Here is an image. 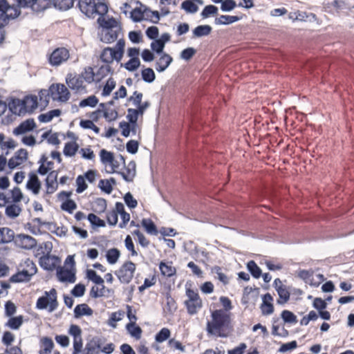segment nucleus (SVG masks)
Listing matches in <instances>:
<instances>
[{
  "label": "nucleus",
  "instance_id": "57",
  "mask_svg": "<svg viewBox=\"0 0 354 354\" xmlns=\"http://www.w3.org/2000/svg\"><path fill=\"white\" fill-rule=\"evenodd\" d=\"M281 318L286 323H296L297 322L296 315L290 310H284L281 314Z\"/></svg>",
  "mask_w": 354,
  "mask_h": 354
},
{
  "label": "nucleus",
  "instance_id": "46",
  "mask_svg": "<svg viewBox=\"0 0 354 354\" xmlns=\"http://www.w3.org/2000/svg\"><path fill=\"white\" fill-rule=\"evenodd\" d=\"M212 272L216 274V278H217L220 281H221L224 285H226L229 283V279L227 275L222 272V268L218 266H216L212 268Z\"/></svg>",
  "mask_w": 354,
  "mask_h": 354
},
{
  "label": "nucleus",
  "instance_id": "38",
  "mask_svg": "<svg viewBox=\"0 0 354 354\" xmlns=\"http://www.w3.org/2000/svg\"><path fill=\"white\" fill-rule=\"evenodd\" d=\"M247 268L252 276L255 279H259L262 275L261 269L252 260L247 263Z\"/></svg>",
  "mask_w": 354,
  "mask_h": 354
},
{
  "label": "nucleus",
  "instance_id": "62",
  "mask_svg": "<svg viewBox=\"0 0 354 354\" xmlns=\"http://www.w3.org/2000/svg\"><path fill=\"white\" fill-rule=\"evenodd\" d=\"M196 53V50L192 47H188L180 53V58L185 60L189 61L190 60L192 57Z\"/></svg>",
  "mask_w": 354,
  "mask_h": 354
},
{
  "label": "nucleus",
  "instance_id": "52",
  "mask_svg": "<svg viewBox=\"0 0 354 354\" xmlns=\"http://www.w3.org/2000/svg\"><path fill=\"white\" fill-rule=\"evenodd\" d=\"M181 8L188 13H195L198 11V7L193 1L186 0L181 4Z\"/></svg>",
  "mask_w": 354,
  "mask_h": 354
},
{
  "label": "nucleus",
  "instance_id": "30",
  "mask_svg": "<svg viewBox=\"0 0 354 354\" xmlns=\"http://www.w3.org/2000/svg\"><path fill=\"white\" fill-rule=\"evenodd\" d=\"M41 349L39 354H50L54 346V343L50 337H45L41 339Z\"/></svg>",
  "mask_w": 354,
  "mask_h": 354
},
{
  "label": "nucleus",
  "instance_id": "31",
  "mask_svg": "<svg viewBox=\"0 0 354 354\" xmlns=\"http://www.w3.org/2000/svg\"><path fill=\"white\" fill-rule=\"evenodd\" d=\"M106 201L103 198H97L92 203V209L95 213L100 214L106 209Z\"/></svg>",
  "mask_w": 354,
  "mask_h": 354
},
{
  "label": "nucleus",
  "instance_id": "20",
  "mask_svg": "<svg viewBox=\"0 0 354 354\" xmlns=\"http://www.w3.org/2000/svg\"><path fill=\"white\" fill-rule=\"evenodd\" d=\"M104 16H99L97 19V23L104 30L117 29L118 27L120 26L118 25V21L113 17L109 19H105Z\"/></svg>",
  "mask_w": 354,
  "mask_h": 354
},
{
  "label": "nucleus",
  "instance_id": "19",
  "mask_svg": "<svg viewBox=\"0 0 354 354\" xmlns=\"http://www.w3.org/2000/svg\"><path fill=\"white\" fill-rule=\"evenodd\" d=\"M33 275L29 271L20 268V270L10 277V281L12 283L28 281Z\"/></svg>",
  "mask_w": 354,
  "mask_h": 354
},
{
  "label": "nucleus",
  "instance_id": "11",
  "mask_svg": "<svg viewBox=\"0 0 354 354\" xmlns=\"http://www.w3.org/2000/svg\"><path fill=\"white\" fill-rule=\"evenodd\" d=\"M36 127L34 119L29 118L22 122L17 127L13 130L15 136L22 135L32 131Z\"/></svg>",
  "mask_w": 354,
  "mask_h": 354
},
{
  "label": "nucleus",
  "instance_id": "50",
  "mask_svg": "<svg viewBox=\"0 0 354 354\" xmlns=\"http://www.w3.org/2000/svg\"><path fill=\"white\" fill-rule=\"evenodd\" d=\"M218 13V8L214 5L206 6L201 13L203 19L209 17L211 15H216Z\"/></svg>",
  "mask_w": 354,
  "mask_h": 354
},
{
  "label": "nucleus",
  "instance_id": "53",
  "mask_svg": "<svg viewBox=\"0 0 354 354\" xmlns=\"http://www.w3.org/2000/svg\"><path fill=\"white\" fill-rule=\"evenodd\" d=\"M116 83L113 78L109 77L106 81V84L103 87L102 95L103 96H108L111 94L112 91L115 88Z\"/></svg>",
  "mask_w": 354,
  "mask_h": 354
},
{
  "label": "nucleus",
  "instance_id": "18",
  "mask_svg": "<svg viewBox=\"0 0 354 354\" xmlns=\"http://www.w3.org/2000/svg\"><path fill=\"white\" fill-rule=\"evenodd\" d=\"M142 7L144 8V10H142L141 8H136L131 12L130 17L133 22H140L144 19V13L147 11H151V9L146 6L143 5L140 1H138Z\"/></svg>",
  "mask_w": 354,
  "mask_h": 354
},
{
  "label": "nucleus",
  "instance_id": "41",
  "mask_svg": "<svg viewBox=\"0 0 354 354\" xmlns=\"http://www.w3.org/2000/svg\"><path fill=\"white\" fill-rule=\"evenodd\" d=\"M120 257V251L118 248H111L106 252V260L110 264H115Z\"/></svg>",
  "mask_w": 354,
  "mask_h": 354
},
{
  "label": "nucleus",
  "instance_id": "45",
  "mask_svg": "<svg viewBox=\"0 0 354 354\" xmlns=\"http://www.w3.org/2000/svg\"><path fill=\"white\" fill-rule=\"evenodd\" d=\"M20 268L29 271L31 274H36L37 268L34 262L30 259H26L20 263Z\"/></svg>",
  "mask_w": 354,
  "mask_h": 354
},
{
  "label": "nucleus",
  "instance_id": "55",
  "mask_svg": "<svg viewBox=\"0 0 354 354\" xmlns=\"http://www.w3.org/2000/svg\"><path fill=\"white\" fill-rule=\"evenodd\" d=\"M100 160L103 164L112 162L113 161V153L103 149L100 151Z\"/></svg>",
  "mask_w": 354,
  "mask_h": 354
},
{
  "label": "nucleus",
  "instance_id": "12",
  "mask_svg": "<svg viewBox=\"0 0 354 354\" xmlns=\"http://www.w3.org/2000/svg\"><path fill=\"white\" fill-rule=\"evenodd\" d=\"M121 30V26L118 27L117 29L104 30L100 40L106 44L112 43L118 39Z\"/></svg>",
  "mask_w": 354,
  "mask_h": 354
},
{
  "label": "nucleus",
  "instance_id": "44",
  "mask_svg": "<svg viewBox=\"0 0 354 354\" xmlns=\"http://www.w3.org/2000/svg\"><path fill=\"white\" fill-rule=\"evenodd\" d=\"M68 78H70V80L68 81V87L76 91L84 89V86H83L84 81L81 77L71 78L68 77Z\"/></svg>",
  "mask_w": 354,
  "mask_h": 354
},
{
  "label": "nucleus",
  "instance_id": "48",
  "mask_svg": "<svg viewBox=\"0 0 354 354\" xmlns=\"http://www.w3.org/2000/svg\"><path fill=\"white\" fill-rule=\"evenodd\" d=\"M124 313L122 310H118L117 312H114L111 313L109 321L108 324L111 326L113 328H115L117 326L116 322H119L122 319V317L124 316Z\"/></svg>",
  "mask_w": 354,
  "mask_h": 354
},
{
  "label": "nucleus",
  "instance_id": "61",
  "mask_svg": "<svg viewBox=\"0 0 354 354\" xmlns=\"http://www.w3.org/2000/svg\"><path fill=\"white\" fill-rule=\"evenodd\" d=\"M85 291V286L82 283H77L71 290V293L75 297H80L84 295Z\"/></svg>",
  "mask_w": 354,
  "mask_h": 354
},
{
  "label": "nucleus",
  "instance_id": "7",
  "mask_svg": "<svg viewBox=\"0 0 354 354\" xmlns=\"http://www.w3.org/2000/svg\"><path fill=\"white\" fill-rule=\"evenodd\" d=\"M68 333L73 337L74 353H78L82 351V330L77 325L71 324Z\"/></svg>",
  "mask_w": 354,
  "mask_h": 354
},
{
  "label": "nucleus",
  "instance_id": "24",
  "mask_svg": "<svg viewBox=\"0 0 354 354\" xmlns=\"http://www.w3.org/2000/svg\"><path fill=\"white\" fill-rule=\"evenodd\" d=\"M13 203L6 206L5 214L10 218H15L19 216L22 209L21 207Z\"/></svg>",
  "mask_w": 354,
  "mask_h": 354
},
{
  "label": "nucleus",
  "instance_id": "35",
  "mask_svg": "<svg viewBox=\"0 0 354 354\" xmlns=\"http://www.w3.org/2000/svg\"><path fill=\"white\" fill-rule=\"evenodd\" d=\"M109 73L113 74V70L109 65L101 66L97 71L95 72V82H100L104 77H105Z\"/></svg>",
  "mask_w": 354,
  "mask_h": 354
},
{
  "label": "nucleus",
  "instance_id": "40",
  "mask_svg": "<svg viewBox=\"0 0 354 354\" xmlns=\"http://www.w3.org/2000/svg\"><path fill=\"white\" fill-rule=\"evenodd\" d=\"M86 277L88 279L93 281L94 283L97 285H102V289L104 288V279L97 274V272L91 269H88L86 270Z\"/></svg>",
  "mask_w": 354,
  "mask_h": 354
},
{
  "label": "nucleus",
  "instance_id": "10",
  "mask_svg": "<svg viewBox=\"0 0 354 354\" xmlns=\"http://www.w3.org/2000/svg\"><path fill=\"white\" fill-rule=\"evenodd\" d=\"M16 243L22 248L31 249L36 245L37 242L33 237L29 235L19 234L16 239Z\"/></svg>",
  "mask_w": 354,
  "mask_h": 354
},
{
  "label": "nucleus",
  "instance_id": "39",
  "mask_svg": "<svg viewBox=\"0 0 354 354\" xmlns=\"http://www.w3.org/2000/svg\"><path fill=\"white\" fill-rule=\"evenodd\" d=\"M166 310L169 314H173L177 309V304L169 292L165 294Z\"/></svg>",
  "mask_w": 354,
  "mask_h": 354
},
{
  "label": "nucleus",
  "instance_id": "60",
  "mask_svg": "<svg viewBox=\"0 0 354 354\" xmlns=\"http://www.w3.org/2000/svg\"><path fill=\"white\" fill-rule=\"evenodd\" d=\"M139 115H140L136 109L129 108L127 109V115L126 118L128 120V122H130L131 124H133L138 122Z\"/></svg>",
  "mask_w": 354,
  "mask_h": 354
},
{
  "label": "nucleus",
  "instance_id": "63",
  "mask_svg": "<svg viewBox=\"0 0 354 354\" xmlns=\"http://www.w3.org/2000/svg\"><path fill=\"white\" fill-rule=\"evenodd\" d=\"M124 201L125 204L130 209H134L138 205L137 201L133 198L131 192H127L125 194V195L124 196Z\"/></svg>",
  "mask_w": 354,
  "mask_h": 354
},
{
  "label": "nucleus",
  "instance_id": "25",
  "mask_svg": "<svg viewBox=\"0 0 354 354\" xmlns=\"http://www.w3.org/2000/svg\"><path fill=\"white\" fill-rule=\"evenodd\" d=\"M212 30L209 25H200L196 26L193 30V38L202 37L209 35Z\"/></svg>",
  "mask_w": 354,
  "mask_h": 354
},
{
  "label": "nucleus",
  "instance_id": "58",
  "mask_svg": "<svg viewBox=\"0 0 354 354\" xmlns=\"http://www.w3.org/2000/svg\"><path fill=\"white\" fill-rule=\"evenodd\" d=\"M170 330L168 328H163L156 335L155 339L157 342H162L170 337Z\"/></svg>",
  "mask_w": 354,
  "mask_h": 354
},
{
  "label": "nucleus",
  "instance_id": "14",
  "mask_svg": "<svg viewBox=\"0 0 354 354\" xmlns=\"http://www.w3.org/2000/svg\"><path fill=\"white\" fill-rule=\"evenodd\" d=\"M93 314V310L86 304H77L73 310V317L76 319L83 316H91Z\"/></svg>",
  "mask_w": 354,
  "mask_h": 354
},
{
  "label": "nucleus",
  "instance_id": "34",
  "mask_svg": "<svg viewBox=\"0 0 354 354\" xmlns=\"http://www.w3.org/2000/svg\"><path fill=\"white\" fill-rule=\"evenodd\" d=\"M277 292L279 297V299L277 300L278 304H284L289 300L290 292L285 286H279V287L277 288Z\"/></svg>",
  "mask_w": 354,
  "mask_h": 354
},
{
  "label": "nucleus",
  "instance_id": "64",
  "mask_svg": "<svg viewBox=\"0 0 354 354\" xmlns=\"http://www.w3.org/2000/svg\"><path fill=\"white\" fill-rule=\"evenodd\" d=\"M236 6V3L234 0H223L221 9L223 12H230L234 9Z\"/></svg>",
  "mask_w": 354,
  "mask_h": 354
},
{
  "label": "nucleus",
  "instance_id": "15",
  "mask_svg": "<svg viewBox=\"0 0 354 354\" xmlns=\"http://www.w3.org/2000/svg\"><path fill=\"white\" fill-rule=\"evenodd\" d=\"M102 342L98 337H93L86 344V354H99Z\"/></svg>",
  "mask_w": 354,
  "mask_h": 354
},
{
  "label": "nucleus",
  "instance_id": "51",
  "mask_svg": "<svg viewBox=\"0 0 354 354\" xmlns=\"http://www.w3.org/2000/svg\"><path fill=\"white\" fill-rule=\"evenodd\" d=\"M140 66V61L138 57L131 58L124 64V67L129 71H134Z\"/></svg>",
  "mask_w": 354,
  "mask_h": 354
},
{
  "label": "nucleus",
  "instance_id": "27",
  "mask_svg": "<svg viewBox=\"0 0 354 354\" xmlns=\"http://www.w3.org/2000/svg\"><path fill=\"white\" fill-rule=\"evenodd\" d=\"M169 263L161 261L159 265V268L161 274L166 277H171L176 274V270L174 267H173L171 264V262Z\"/></svg>",
  "mask_w": 354,
  "mask_h": 354
},
{
  "label": "nucleus",
  "instance_id": "29",
  "mask_svg": "<svg viewBox=\"0 0 354 354\" xmlns=\"http://www.w3.org/2000/svg\"><path fill=\"white\" fill-rule=\"evenodd\" d=\"M5 12L6 15H7V18H5V26H6L9 23L10 19H14L21 14L20 8H19L17 5H16L15 6H10L8 4V8H6Z\"/></svg>",
  "mask_w": 354,
  "mask_h": 354
},
{
  "label": "nucleus",
  "instance_id": "6",
  "mask_svg": "<svg viewBox=\"0 0 354 354\" xmlns=\"http://www.w3.org/2000/svg\"><path fill=\"white\" fill-rule=\"evenodd\" d=\"M57 292L55 289L50 290L49 292H46V295L39 297L37 301V308L39 309H45L48 306L50 310H53L57 306Z\"/></svg>",
  "mask_w": 354,
  "mask_h": 354
},
{
  "label": "nucleus",
  "instance_id": "21",
  "mask_svg": "<svg viewBox=\"0 0 354 354\" xmlns=\"http://www.w3.org/2000/svg\"><path fill=\"white\" fill-rule=\"evenodd\" d=\"M15 232L7 227H0V244L8 243L13 241Z\"/></svg>",
  "mask_w": 354,
  "mask_h": 354
},
{
  "label": "nucleus",
  "instance_id": "13",
  "mask_svg": "<svg viewBox=\"0 0 354 354\" xmlns=\"http://www.w3.org/2000/svg\"><path fill=\"white\" fill-rule=\"evenodd\" d=\"M126 172L119 171L118 174L121 175L126 182H132L136 175V164L134 160H131L127 167H124Z\"/></svg>",
  "mask_w": 354,
  "mask_h": 354
},
{
  "label": "nucleus",
  "instance_id": "5",
  "mask_svg": "<svg viewBox=\"0 0 354 354\" xmlns=\"http://www.w3.org/2000/svg\"><path fill=\"white\" fill-rule=\"evenodd\" d=\"M136 270V264L131 261H126L115 274L122 283L127 284L131 281Z\"/></svg>",
  "mask_w": 354,
  "mask_h": 354
},
{
  "label": "nucleus",
  "instance_id": "33",
  "mask_svg": "<svg viewBox=\"0 0 354 354\" xmlns=\"http://www.w3.org/2000/svg\"><path fill=\"white\" fill-rule=\"evenodd\" d=\"M126 329L131 336L135 339H140L141 338L142 330L139 326H137L135 322L128 323L126 325Z\"/></svg>",
  "mask_w": 354,
  "mask_h": 354
},
{
  "label": "nucleus",
  "instance_id": "36",
  "mask_svg": "<svg viewBox=\"0 0 354 354\" xmlns=\"http://www.w3.org/2000/svg\"><path fill=\"white\" fill-rule=\"evenodd\" d=\"M115 55L113 54V48L110 47L105 48L100 54V59L106 63L111 64L114 60Z\"/></svg>",
  "mask_w": 354,
  "mask_h": 354
},
{
  "label": "nucleus",
  "instance_id": "59",
  "mask_svg": "<svg viewBox=\"0 0 354 354\" xmlns=\"http://www.w3.org/2000/svg\"><path fill=\"white\" fill-rule=\"evenodd\" d=\"M154 40L155 41H152L150 45L151 50L158 55L166 53L163 50L165 45H164L158 39Z\"/></svg>",
  "mask_w": 354,
  "mask_h": 354
},
{
  "label": "nucleus",
  "instance_id": "32",
  "mask_svg": "<svg viewBox=\"0 0 354 354\" xmlns=\"http://www.w3.org/2000/svg\"><path fill=\"white\" fill-rule=\"evenodd\" d=\"M142 226L145 231L151 235H157L159 231L155 223L149 218H143L141 222Z\"/></svg>",
  "mask_w": 354,
  "mask_h": 354
},
{
  "label": "nucleus",
  "instance_id": "22",
  "mask_svg": "<svg viewBox=\"0 0 354 354\" xmlns=\"http://www.w3.org/2000/svg\"><path fill=\"white\" fill-rule=\"evenodd\" d=\"M184 304L187 308V313L193 315L198 313V310L202 308V300H185Z\"/></svg>",
  "mask_w": 354,
  "mask_h": 354
},
{
  "label": "nucleus",
  "instance_id": "9",
  "mask_svg": "<svg viewBox=\"0 0 354 354\" xmlns=\"http://www.w3.org/2000/svg\"><path fill=\"white\" fill-rule=\"evenodd\" d=\"M160 57L155 63L156 70L158 73L164 72L173 62L172 57L168 53L160 55Z\"/></svg>",
  "mask_w": 354,
  "mask_h": 354
},
{
  "label": "nucleus",
  "instance_id": "43",
  "mask_svg": "<svg viewBox=\"0 0 354 354\" xmlns=\"http://www.w3.org/2000/svg\"><path fill=\"white\" fill-rule=\"evenodd\" d=\"M142 79L146 83H152L156 80V74L151 68H147L141 72Z\"/></svg>",
  "mask_w": 354,
  "mask_h": 354
},
{
  "label": "nucleus",
  "instance_id": "26",
  "mask_svg": "<svg viewBox=\"0 0 354 354\" xmlns=\"http://www.w3.org/2000/svg\"><path fill=\"white\" fill-rule=\"evenodd\" d=\"M10 111L15 115H22L25 114V109L23 100H13L10 104Z\"/></svg>",
  "mask_w": 354,
  "mask_h": 354
},
{
  "label": "nucleus",
  "instance_id": "42",
  "mask_svg": "<svg viewBox=\"0 0 354 354\" xmlns=\"http://www.w3.org/2000/svg\"><path fill=\"white\" fill-rule=\"evenodd\" d=\"M87 219L90 222L93 228L103 227L106 225L104 221L100 218L97 216L93 213H91L88 215Z\"/></svg>",
  "mask_w": 354,
  "mask_h": 354
},
{
  "label": "nucleus",
  "instance_id": "47",
  "mask_svg": "<svg viewBox=\"0 0 354 354\" xmlns=\"http://www.w3.org/2000/svg\"><path fill=\"white\" fill-rule=\"evenodd\" d=\"M98 103V99L95 95H91L81 100L79 103L80 107H95Z\"/></svg>",
  "mask_w": 354,
  "mask_h": 354
},
{
  "label": "nucleus",
  "instance_id": "54",
  "mask_svg": "<svg viewBox=\"0 0 354 354\" xmlns=\"http://www.w3.org/2000/svg\"><path fill=\"white\" fill-rule=\"evenodd\" d=\"M23 324V317L21 315L15 317H11L8 323L7 326L11 329L17 330Z\"/></svg>",
  "mask_w": 354,
  "mask_h": 354
},
{
  "label": "nucleus",
  "instance_id": "28",
  "mask_svg": "<svg viewBox=\"0 0 354 354\" xmlns=\"http://www.w3.org/2000/svg\"><path fill=\"white\" fill-rule=\"evenodd\" d=\"M242 19V17L221 15L220 17L215 19V24L217 25H228L236 22Z\"/></svg>",
  "mask_w": 354,
  "mask_h": 354
},
{
  "label": "nucleus",
  "instance_id": "56",
  "mask_svg": "<svg viewBox=\"0 0 354 354\" xmlns=\"http://www.w3.org/2000/svg\"><path fill=\"white\" fill-rule=\"evenodd\" d=\"M84 80L88 84H91L93 82H95V72L93 71L92 67H87L84 70V73H83Z\"/></svg>",
  "mask_w": 354,
  "mask_h": 354
},
{
  "label": "nucleus",
  "instance_id": "2",
  "mask_svg": "<svg viewBox=\"0 0 354 354\" xmlns=\"http://www.w3.org/2000/svg\"><path fill=\"white\" fill-rule=\"evenodd\" d=\"M77 5L80 11L91 19L97 15L104 16L109 10L106 0H79Z\"/></svg>",
  "mask_w": 354,
  "mask_h": 354
},
{
  "label": "nucleus",
  "instance_id": "4",
  "mask_svg": "<svg viewBox=\"0 0 354 354\" xmlns=\"http://www.w3.org/2000/svg\"><path fill=\"white\" fill-rule=\"evenodd\" d=\"M65 91H66V88L62 84H53L48 90H41L39 93V102H38V106H40L41 109H44L48 104L50 95L53 100H59L63 102L66 100V93H64Z\"/></svg>",
  "mask_w": 354,
  "mask_h": 354
},
{
  "label": "nucleus",
  "instance_id": "49",
  "mask_svg": "<svg viewBox=\"0 0 354 354\" xmlns=\"http://www.w3.org/2000/svg\"><path fill=\"white\" fill-rule=\"evenodd\" d=\"M8 3L6 0H0V28L5 26V18H7L5 11L8 8Z\"/></svg>",
  "mask_w": 354,
  "mask_h": 354
},
{
  "label": "nucleus",
  "instance_id": "16",
  "mask_svg": "<svg viewBox=\"0 0 354 354\" xmlns=\"http://www.w3.org/2000/svg\"><path fill=\"white\" fill-rule=\"evenodd\" d=\"M26 188L29 190H31L35 194H37L39 192L41 188V183L35 173H29L28 180L26 183Z\"/></svg>",
  "mask_w": 354,
  "mask_h": 354
},
{
  "label": "nucleus",
  "instance_id": "37",
  "mask_svg": "<svg viewBox=\"0 0 354 354\" xmlns=\"http://www.w3.org/2000/svg\"><path fill=\"white\" fill-rule=\"evenodd\" d=\"M61 111L59 109H53L46 113H43L39 115L38 120L41 122H48L53 120V118L57 117L60 115Z\"/></svg>",
  "mask_w": 354,
  "mask_h": 354
},
{
  "label": "nucleus",
  "instance_id": "1",
  "mask_svg": "<svg viewBox=\"0 0 354 354\" xmlns=\"http://www.w3.org/2000/svg\"><path fill=\"white\" fill-rule=\"evenodd\" d=\"M212 321L207 322L206 330L209 335L225 337L227 335L221 330L230 323V317L223 310H215L211 313Z\"/></svg>",
  "mask_w": 354,
  "mask_h": 354
},
{
  "label": "nucleus",
  "instance_id": "8",
  "mask_svg": "<svg viewBox=\"0 0 354 354\" xmlns=\"http://www.w3.org/2000/svg\"><path fill=\"white\" fill-rule=\"evenodd\" d=\"M28 158V151L26 149H21L18 150L15 156L12 157L8 162V165L10 169H15L17 166L22 164Z\"/></svg>",
  "mask_w": 354,
  "mask_h": 354
},
{
  "label": "nucleus",
  "instance_id": "3",
  "mask_svg": "<svg viewBox=\"0 0 354 354\" xmlns=\"http://www.w3.org/2000/svg\"><path fill=\"white\" fill-rule=\"evenodd\" d=\"M61 259L55 255H52L49 252L41 256L39 258L40 266L46 270H53L57 268V276L59 281H66V259L64 262L63 268L60 267Z\"/></svg>",
  "mask_w": 354,
  "mask_h": 354
},
{
  "label": "nucleus",
  "instance_id": "23",
  "mask_svg": "<svg viewBox=\"0 0 354 354\" xmlns=\"http://www.w3.org/2000/svg\"><path fill=\"white\" fill-rule=\"evenodd\" d=\"M25 113L26 112H32L38 107L39 103L37 97L35 95L26 96L24 100Z\"/></svg>",
  "mask_w": 354,
  "mask_h": 354
},
{
  "label": "nucleus",
  "instance_id": "17",
  "mask_svg": "<svg viewBox=\"0 0 354 354\" xmlns=\"http://www.w3.org/2000/svg\"><path fill=\"white\" fill-rule=\"evenodd\" d=\"M66 55V49L65 48H57L50 55L49 61L53 66L59 65L65 60L64 57Z\"/></svg>",
  "mask_w": 354,
  "mask_h": 354
}]
</instances>
